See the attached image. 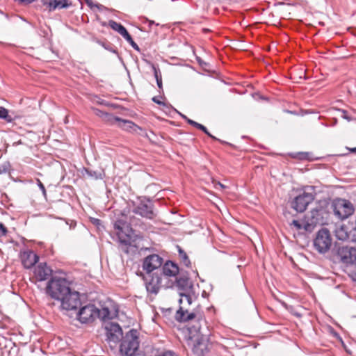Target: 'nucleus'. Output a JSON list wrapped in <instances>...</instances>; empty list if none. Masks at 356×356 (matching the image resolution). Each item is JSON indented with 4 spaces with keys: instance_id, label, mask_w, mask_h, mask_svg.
I'll return each mask as SVG.
<instances>
[{
    "instance_id": "obj_1",
    "label": "nucleus",
    "mask_w": 356,
    "mask_h": 356,
    "mask_svg": "<svg viewBox=\"0 0 356 356\" xmlns=\"http://www.w3.org/2000/svg\"><path fill=\"white\" fill-rule=\"evenodd\" d=\"M180 298L179 302L180 304L179 309L177 311L175 318L179 322L194 321L196 324L190 325L188 331L191 334L193 332L197 334L201 333V323H204L201 313L189 312L185 308L186 305H191V303L197 298L198 293L193 291L179 292Z\"/></svg>"
},
{
    "instance_id": "obj_2",
    "label": "nucleus",
    "mask_w": 356,
    "mask_h": 356,
    "mask_svg": "<svg viewBox=\"0 0 356 356\" xmlns=\"http://www.w3.org/2000/svg\"><path fill=\"white\" fill-rule=\"evenodd\" d=\"M121 250L129 254L135 247L132 245L133 229L130 223L124 219H118L113 224ZM134 251V250H133Z\"/></svg>"
},
{
    "instance_id": "obj_3",
    "label": "nucleus",
    "mask_w": 356,
    "mask_h": 356,
    "mask_svg": "<svg viewBox=\"0 0 356 356\" xmlns=\"http://www.w3.org/2000/svg\"><path fill=\"white\" fill-rule=\"evenodd\" d=\"M70 282L60 277H52L48 282L46 293L52 298L60 300L70 290Z\"/></svg>"
},
{
    "instance_id": "obj_4",
    "label": "nucleus",
    "mask_w": 356,
    "mask_h": 356,
    "mask_svg": "<svg viewBox=\"0 0 356 356\" xmlns=\"http://www.w3.org/2000/svg\"><path fill=\"white\" fill-rule=\"evenodd\" d=\"M139 333L135 329L130 330L122 338L120 350L125 356H134L139 347Z\"/></svg>"
},
{
    "instance_id": "obj_5",
    "label": "nucleus",
    "mask_w": 356,
    "mask_h": 356,
    "mask_svg": "<svg viewBox=\"0 0 356 356\" xmlns=\"http://www.w3.org/2000/svg\"><path fill=\"white\" fill-rule=\"evenodd\" d=\"M334 216L339 220H345L355 212L353 204L347 200L339 198L332 204Z\"/></svg>"
},
{
    "instance_id": "obj_6",
    "label": "nucleus",
    "mask_w": 356,
    "mask_h": 356,
    "mask_svg": "<svg viewBox=\"0 0 356 356\" xmlns=\"http://www.w3.org/2000/svg\"><path fill=\"white\" fill-rule=\"evenodd\" d=\"M332 238L329 230L325 228L320 229L314 240L315 249L319 253H325L330 250Z\"/></svg>"
},
{
    "instance_id": "obj_7",
    "label": "nucleus",
    "mask_w": 356,
    "mask_h": 356,
    "mask_svg": "<svg viewBox=\"0 0 356 356\" xmlns=\"http://www.w3.org/2000/svg\"><path fill=\"white\" fill-rule=\"evenodd\" d=\"M133 212L149 220H152L156 216L153 203L149 198L145 197L140 199L139 202L134 207Z\"/></svg>"
},
{
    "instance_id": "obj_8",
    "label": "nucleus",
    "mask_w": 356,
    "mask_h": 356,
    "mask_svg": "<svg viewBox=\"0 0 356 356\" xmlns=\"http://www.w3.org/2000/svg\"><path fill=\"white\" fill-rule=\"evenodd\" d=\"M59 301L61 309L66 311L76 310L81 305L79 293L72 289Z\"/></svg>"
},
{
    "instance_id": "obj_9",
    "label": "nucleus",
    "mask_w": 356,
    "mask_h": 356,
    "mask_svg": "<svg viewBox=\"0 0 356 356\" xmlns=\"http://www.w3.org/2000/svg\"><path fill=\"white\" fill-rule=\"evenodd\" d=\"M98 316V308L93 304H88L79 309L76 318L81 323H91Z\"/></svg>"
},
{
    "instance_id": "obj_10",
    "label": "nucleus",
    "mask_w": 356,
    "mask_h": 356,
    "mask_svg": "<svg viewBox=\"0 0 356 356\" xmlns=\"http://www.w3.org/2000/svg\"><path fill=\"white\" fill-rule=\"evenodd\" d=\"M140 275L144 280L147 292L156 295L161 287L162 277L159 275L157 271L152 274L140 273Z\"/></svg>"
},
{
    "instance_id": "obj_11",
    "label": "nucleus",
    "mask_w": 356,
    "mask_h": 356,
    "mask_svg": "<svg viewBox=\"0 0 356 356\" xmlns=\"http://www.w3.org/2000/svg\"><path fill=\"white\" fill-rule=\"evenodd\" d=\"M314 200V195L312 192L303 191L296 196L291 202V208L299 213L305 211L308 205Z\"/></svg>"
},
{
    "instance_id": "obj_12",
    "label": "nucleus",
    "mask_w": 356,
    "mask_h": 356,
    "mask_svg": "<svg viewBox=\"0 0 356 356\" xmlns=\"http://www.w3.org/2000/svg\"><path fill=\"white\" fill-rule=\"evenodd\" d=\"M337 259L346 266H356V249L348 246L339 247L337 254Z\"/></svg>"
},
{
    "instance_id": "obj_13",
    "label": "nucleus",
    "mask_w": 356,
    "mask_h": 356,
    "mask_svg": "<svg viewBox=\"0 0 356 356\" xmlns=\"http://www.w3.org/2000/svg\"><path fill=\"white\" fill-rule=\"evenodd\" d=\"M323 211L319 209H312L309 216H305L306 224L305 230L312 232L318 225H323L324 220L322 216Z\"/></svg>"
},
{
    "instance_id": "obj_14",
    "label": "nucleus",
    "mask_w": 356,
    "mask_h": 356,
    "mask_svg": "<svg viewBox=\"0 0 356 356\" xmlns=\"http://www.w3.org/2000/svg\"><path fill=\"white\" fill-rule=\"evenodd\" d=\"M163 259L159 255L153 254L146 257L143 261V269L145 274H152L155 270H158L163 264Z\"/></svg>"
},
{
    "instance_id": "obj_15",
    "label": "nucleus",
    "mask_w": 356,
    "mask_h": 356,
    "mask_svg": "<svg viewBox=\"0 0 356 356\" xmlns=\"http://www.w3.org/2000/svg\"><path fill=\"white\" fill-rule=\"evenodd\" d=\"M106 337L109 341L118 343L122 339V330L118 323H111L106 326Z\"/></svg>"
},
{
    "instance_id": "obj_16",
    "label": "nucleus",
    "mask_w": 356,
    "mask_h": 356,
    "mask_svg": "<svg viewBox=\"0 0 356 356\" xmlns=\"http://www.w3.org/2000/svg\"><path fill=\"white\" fill-rule=\"evenodd\" d=\"M52 273V270L46 263L39 264L34 269V275L37 280H47Z\"/></svg>"
},
{
    "instance_id": "obj_17",
    "label": "nucleus",
    "mask_w": 356,
    "mask_h": 356,
    "mask_svg": "<svg viewBox=\"0 0 356 356\" xmlns=\"http://www.w3.org/2000/svg\"><path fill=\"white\" fill-rule=\"evenodd\" d=\"M111 27L118 31L129 44L136 51H139L140 48L138 45L134 41L127 30L121 24H108Z\"/></svg>"
},
{
    "instance_id": "obj_18",
    "label": "nucleus",
    "mask_w": 356,
    "mask_h": 356,
    "mask_svg": "<svg viewBox=\"0 0 356 356\" xmlns=\"http://www.w3.org/2000/svg\"><path fill=\"white\" fill-rule=\"evenodd\" d=\"M21 260L26 268H31L39 260V257L32 250H26L21 254Z\"/></svg>"
},
{
    "instance_id": "obj_19",
    "label": "nucleus",
    "mask_w": 356,
    "mask_h": 356,
    "mask_svg": "<svg viewBox=\"0 0 356 356\" xmlns=\"http://www.w3.org/2000/svg\"><path fill=\"white\" fill-rule=\"evenodd\" d=\"M176 286L179 292H188L195 291L192 281L186 275H181L176 278Z\"/></svg>"
},
{
    "instance_id": "obj_20",
    "label": "nucleus",
    "mask_w": 356,
    "mask_h": 356,
    "mask_svg": "<svg viewBox=\"0 0 356 356\" xmlns=\"http://www.w3.org/2000/svg\"><path fill=\"white\" fill-rule=\"evenodd\" d=\"M161 273L159 274L163 277H176L179 273V267L172 261H167L160 270Z\"/></svg>"
},
{
    "instance_id": "obj_21",
    "label": "nucleus",
    "mask_w": 356,
    "mask_h": 356,
    "mask_svg": "<svg viewBox=\"0 0 356 356\" xmlns=\"http://www.w3.org/2000/svg\"><path fill=\"white\" fill-rule=\"evenodd\" d=\"M335 236L340 241L350 240L351 241L356 242V232L354 231V228L350 232H348L344 226H341L336 229Z\"/></svg>"
},
{
    "instance_id": "obj_22",
    "label": "nucleus",
    "mask_w": 356,
    "mask_h": 356,
    "mask_svg": "<svg viewBox=\"0 0 356 356\" xmlns=\"http://www.w3.org/2000/svg\"><path fill=\"white\" fill-rule=\"evenodd\" d=\"M118 123L119 127L129 131L137 133L142 131V129L130 120H123L120 118L119 120H115V124Z\"/></svg>"
},
{
    "instance_id": "obj_23",
    "label": "nucleus",
    "mask_w": 356,
    "mask_h": 356,
    "mask_svg": "<svg viewBox=\"0 0 356 356\" xmlns=\"http://www.w3.org/2000/svg\"><path fill=\"white\" fill-rule=\"evenodd\" d=\"M43 3L49 8V10L61 9L70 5L67 0H43Z\"/></svg>"
},
{
    "instance_id": "obj_24",
    "label": "nucleus",
    "mask_w": 356,
    "mask_h": 356,
    "mask_svg": "<svg viewBox=\"0 0 356 356\" xmlns=\"http://www.w3.org/2000/svg\"><path fill=\"white\" fill-rule=\"evenodd\" d=\"M95 114L102 118L105 122H107L111 124H115V120H119L120 118L117 116H114L111 113H108L106 112H104L102 111H100L99 109H97L95 111Z\"/></svg>"
},
{
    "instance_id": "obj_25",
    "label": "nucleus",
    "mask_w": 356,
    "mask_h": 356,
    "mask_svg": "<svg viewBox=\"0 0 356 356\" xmlns=\"http://www.w3.org/2000/svg\"><path fill=\"white\" fill-rule=\"evenodd\" d=\"M114 316V314L110 311L108 307H102V309H98V316L97 318L103 321H106L107 320L112 319Z\"/></svg>"
},
{
    "instance_id": "obj_26",
    "label": "nucleus",
    "mask_w": 356,
    "mask_h": 356,
    "mask_svg": "<svg viewBox=\"0 0 356 356\" xmlns=\"http://www.w3.org/2000/svg\"><path fill=\"white\" fill-rule=\"evenodd\" d=\"M179 257L181 262L186 267H191V263L186 252L179 245H177Z\"/></svg>"
},
{
    "instance_id": "obj_27",
    "label": "nucleus",
    "mask_w": 356,
    "mask_h": 356,
    "mask_svg": "<svg viewBox=\"0 0 356 356\" xmlns=\"http://www.w3.org/2000/svg\"><path fill=\"white\" fill-rule=\"evenodd\" d=\"M95 41L101 45L106 50L112 52L118 56V52L117 49L109 42L108 41H101L99 40L95 39Z\"/></svg>"
},
{
    "instance_id": "obj_28",
    "label": "nucleus",
    "mask_w": 356,
    "mask_h": 356,
    "mask_svg": "<svg viewBox=\"0 0 356 356\" xmlns=\"http://www.w3.org/2000/svg\"><path fill=\"white\" fill-rule=\"evenodd\" d=\"M205 351H207L205 344L197 341V343L194 345L193 352L197 355L204 356Z\"/></svg>"
},
{
    "instance_id": "obj_29",
    "label": "nucleus",
    "mask_w": 356,
    "mask_h": 356,
    "mask_svg": "<svg viewBox=\"0 0 356 356\" xmlns=\"http://www.w3.org/2000/svg\"><path fill=\"white\" fill-rule=\"evenodd\" d=\"M153 71H154V75L156 81L157 86L159 88L161 89L163 87L162 85V79H161V74L159 68L156 67L155 66H153Z\"/></svg>"
},
{
    "instance_id": "obj_30",
    "label": "nucleus",
    "mask_w": 356,
    "mask_h": 356,
    "mask_svg": "<svg viewBox=\"0 0 356 356\" xmlns=\"http://www.w3.org/2000/svg\"><path fill=\"white\" fill-rule=\"evenodd\" d=\"M0 118L5 120L8 122L13 121V118L8 114V111L2 106H0Z\"/></svg>"
},
{
    "instance_id": "obj_31",
    "label": "nucleus",
    "mask_w": 356,
    "mask_h": 356,
    "mask_svg": "<svg viewBox=\"0 0 356 356\" xmlns=\"http://www.w3.org/2000/svg\"><path fill=\"white\" fill-rule=\"evenodd\" d=\"M306 224V220L304 218L301 221H299L298 220H293L291 225H293L297 230L304 229L305 230V225Z\"/></svg>"
},
{
    "instance_id": "obj_32",
    "label": "nucleus",
    "mask_w": 356,
    "mask_h": 356,
    "mask_svg": "<svg viewBox=\"0 0 356 356\" xmlns=\"http://www.w3.org/2000/svg\"><path fill=\"white\" fill-rule=\"evenodd\" d=\"M87 175L95 179H103L102 173L101 172L94 171L91 170H86Z\"/></svg>"
},
{
    "instance_id": "obj_33",
    "label": "nucleus",
    "mask_w": 356,
    "mask_h": 356,
    "mask_svg": "<svg viewBox=\"0 0 356 356\" xmlns=\"http://www.w3.org/2000/svg\"><path fill=\"white\" fill-rule=\"evenodd\" d=\"M195 127L202 131L204 133H205L209 137L211 138L212 139L216 140H220L219 139L216 138L214 136L211 134L209 132V131L207 130V127H204V125H202V124L197 122Z\"/></svg>"
},
{
    "instance_id": "obj_34",
    "label": "nucleus",
    "mask_w": 356,
    "mask_h": 356,
    "mask_svg": "<svg viewBox=\"0 0 356 356\" xmlns=\"http://www.w3.org/2000/svg\"><path fill=\"white\" fill-rule=\"evenodd\" d=\"M36 182H37V185L41 190L42 195H44V197H46L47 192H46V189H45L44 184L41 182V181L39 179H36Z\"/></svg>"
},
{
    "instance_id": "obj_35",
    "label": "nucleus",
    "mask_w": 356,
    "mask_h": 356,
    "mask_svg": "<svg viewBox=\"0 0 356 356\" xmlns=\"http://www.w3.org/2000/svg\"><path fill=\"white\" fill-rule=\"evenodd\" d=\"M339 111L341 112L342 113V115L341 117L345 119V120H347L348 121H351L352 120V118L351 117H350L348 113H347V111L346 110H343V109H338Z\"/></svg>"
},
{
    "instance_id": "obj_36",
    "label": "nucleus",
    "mask_w": 356,
    "mask_h": 356,
    "mask_svg": "<svg viewBox=\"0 0 356 356\" xmlns=\"http://www.w3.org/2000/svg\"><path fill=\"white\" fill-rule=\"evenodd\" d=\"M152 100L154 103H156V104H159V105H162V106H166V107L168 106L167 104H166V103H165L164 102L161 101V100L159 99V97H152Z\"/></svg>"
},
{
    "instance_id": "obj_37",
    "label": "nucleus",
    "mask_w": 356,
    "mask_h": 356,
    "mask_svg": "<svg viewBox=\"0 0 356 356\" xmlns=\"http://www.w3.org/2000/svg\"><path fill=\"white\" fill-rule=\"evenodd\" d=\"M7 232V228L4 226L3 223L0 222V236H6Z\"/></svg>"
},
{
    "instance_id": "obj_38",
    "label": "nucleus",
    "mask_w": 356,
    "mask_h": 356,
    "mask_svg": "<svg viewBox=\"0 0 356 356\" xmlns=\"http://www.w3.org/2000/svg\"><path fill=\"white\" fill-rule=\"evenodd\" d=\"M35 0H15V1H17L20 5L22 6H27L33 2H34Z\"/></svg>"
},
{
    "instance_id": "obj_39",
    "label": "nucleus",
    "mask_w": 356,
    "mask_h": 356,
    "mask_svg": "<svg viewBox=\"0 0 356 356\" xmlns=\"http://www.w3.org/2000/svg\"><path fill=\"white\" fill-rule=\"evenodd\" d=\"M9 171V165H3L0 166V174H4Z\"/></svg>"
},
{
    "instance_id": "obj_40",
    "label": "nucleus",
    "mask_w": 356,
    "mask_h": 356,
    "mask_svg": "<svg viewBox=\"0 0 356 356\" xmlns=\"http://www.w3.org/2000/svg\"><path fill=\"white\" fill-rule=\"evenodd\" d=\"M337 124V119H334L333 122L330 124H327L322 123V125H323L325 127H334Z\"/></svg>"
},
{
    "instance_id": "obj_41",
    "label": "nucleus",
    "mask_w": 356,
    "mask_h": 356,
    "mask_svg": "<svg viewBox=\"0 0 356 356\" xmlns=\"http://www.w3.org/2000/svg\"><path fill=\"white\" fill-rule=\"evenodd\" d=\"M186 122H187L189 124H191V125L193 126L194 127H195L196 123H197V122H195V121H194V120H191V119H189V118H188V119H187Z\"/></svg>"
},
{
    "instance_id": "obj_42",
    "label": "nucleus",
    "mask_w": 356,
    "mask_h": 356,
    "mask_svg": "<svg viewBox=\"0 0 356 356\" xmlns=\"http://www.w3.org/2000/svg\"><path fill=\"white\" fill-rule=\"evenodd\" d=\"M92 222H93V223H94V224H95V225H99V224H100L101 220H99V219H97V218H93V219H92Z\"/></svg>"
},
{
    "instance_id": "obj_43",
    "label": "nucleus",
    "mask_w": 356,
    "mask_h": 356,
    "mask_svg": "<svg viewBox=\"0 0 356 356\" xmlns=\"http://www.w3.org/2000/svg\"><path fill=\"white\" fill-rule=\"evenodd\" d=\"M217 184L221 188H225V186L221 184L220 182H218Z\"/></svg>"
},
{
    "instance_id": "obj_44",
    "label": "nucleus",
    "mask_w": 356,
    "mask_h": 356,
    "mask_svg": "<svg viewBox=\"0 0 356 356\" xmlns=\"http://www.w3.org/2000/svg\"><path fill=\"white\" fill-rule=\"evenodd\" d=\"M180 115L182 117V118H184L186 121L187 120L188 118L186 115L181 114V113H180Z\"/></svg>"
},
{
    "instance_id": "obj_45",
    "label": "nucleus",
    "mask_w": 356,
    "mask_h": 356,
    "mask_svg": "<svg viewBox=\"0 0 356 356\" xmlns=\"http://www.w3.org/2000/svg\"><path fill=\"white\" fill-rule=\"evenodd\" d=\"M350 151H351L352 152H356V147H354V148L350 149Z\"/></svg>"
},
{
    "instance_id": "obj_46",
    "label": "nucleus",
    "mask_w": 356,
    "mask_h": 356,
    "mask_svg": "<svg viewBox=\"0 0 356 356\" xmlns=\"http://www.w3.org/2000/svg\"><path fill=\"white\" fill-rule=\"evenodd\" d=\"M354 231L356 232V220H355V227H354Z\"/></svg>"
},
{
    "instance_id": "obj_47",
    "label": "nucleus",
    "mask_w": 356,
    "mask_h": 356,
    "mask_svg": "<svg viewBox=\"0 0 356 356\" xmlns=\"http://www.w3.org/2000/svg\"><path fill=\"white\" fill-rule=\"evenodd\" d=\"M205 295H206V292H205V291H203V293H202V296H204H204H205Z\"/></svg>"
},
{
    "instance_id": "obj_48",
    "label": "nucleus",
    "mask_w": 356,
    "mask_h": 356,
    "mask_svg": "<svg viewBox=\"0 0 356 356\" xmlns=\"http://www.w3.org/2000/svg\"><path fill=\"white\" fill-rule=\"evenodd\" d=\"M147 22L152 23V22H154V21H152V20H149Z\"/></svg>"
},
{
    "instance_id": "obj_49",
    "label": "nucleus",
    "mask_w": 356,
    "mask_h": 356,
    "mask_svg": "<svg viewBox=\"0 0 356 356\" xmlns=\"http://www.w3.org/2000/svg\"><path fill=\"white\" fill-rule=\"evenodd\" d=\"M139 135L140 136H143V134H141L140 132H138Z\"/></svg>"
},
{
    "instance_id": "obj_50",
    "label": "nucleus",
    "mask_w": 356,
    "mask_h": 356,
    "mask_svg": "<svg viewBox=\"0 0 356 356\" xmlns=\"http://www.w3.org/2000/svg\"><path fill=\"white\" fill-rule=\"evenodd\" d=\"M139 135L140 136H143V134H141L140 132H138Z\"/></svg>"
},
{
    "instance_id": "obj_51",
    "label": "nucleus",
    "mask_w": 356,
    "mask_h": 356,
    "mask_svg": "<svg viewBox=\"0 0 356 356\" xmlns=\"http://www.w3.org/2000/svg\"><path fill=\"white\" fill-rule=\"evenodd\" d=\"M139 135L140 136H143V134H141L140 132H138Z\"/></svg>"
},
{
    "instance_id": "obj_52",
    "label": "nucleus",
    "mask_w": 356,
    "mask_h": 356,
    "mask_svg": "<svg viewBox=\"0 0 356 356\" xmlns=\"http://www.w3.org/2000/svg\"><path fill=\"white\" fill-rule=\"evenodd\" d=\"M108 22L112 23L114 22L113 20H110Z\"/></svg>"
}]
</instances>
